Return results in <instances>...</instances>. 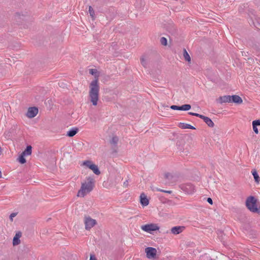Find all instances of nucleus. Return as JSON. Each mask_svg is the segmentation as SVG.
<instances>
[{
	"mask_svg": "<svg viewBox=\"0 0 260 260\" xmlns=\"http://www.w3.org/2000/svg\"><path fill=\"white\" fill-rule=\"evenodd\" d=\"M89 73L95 76V79L91 81L89 85L90 90L89 96L90 101L93 106L98 104L99 96L100 86L98 83V79L97 75L98 71L96 69H91L89 70Z\"/></svg>",
	"mask_w": 260,
	"mask_h": 260,
	"instance_id": "f257e3e1",
	"label": "nucleus"
},
{
	"mask_svg": "<svg viewBox=\"0 0 260 260\" xmlns=\"http://www.w3.org/2000/svg\"><path fill=\"white\" fill-rule=\"evenodd\" d=\"M94 185V179L90 177L87 178L86 181L82 183L81 188L78 192L77 196L84 197L93 189Z\"/></svg>",
	"mask_w": 260,
	"mask_h": 260,
	"instance_id": "f03ea898",
	"label": "nucleus"
},
{
	"mask_svg": "<svg viewBox=\"0 0 260 260\" xmlns=\"http://www.w3.org/2000/svg\"><path fill=\"white\" fill-rule=\"evenodd\" d=\"M246 206L252 212H256L258 209L256 206V200L253 196H250L246 199Z\"/></svg>",
	"mask_w": 260,
	"mask_h": 260,
	"instance_id": "7ed1b4c3",
	"label": "nucleus"
},
{
	"mask_svg": "<svg viewBox=\"0 0 260 260\" xmlns=\"http://www.w3.org/2000/svg\"><path fill=\"white\" fill-rule=\"evenodd\" d=\"M141 228L142 231L152 234L153 232L159 230V226L156 223H149L142 225Z\"/></svg>",
	"mask_w": 260,
	"mask_h": 260,
	"instance_id": "20e7f679",
	"label": "nucleus"
},
{
	"mask_svg": "<svg viewBox=\"0 0 260 260\" xmlns=\"http://www.w3.org/2000/svg\"><path fill=\"white\" fill-rule=\"evenodd\" d=\"M82 165L91 170L95 175H99L101 174L98 166L93 164L91 160H85L82 162Z\"/></svg>",
	"mask_w": 260,
	"mask_h": 260,
	"instance_id": "39448f33",
	"label": "nucleus"
},
{
	"mask_svg": "<svg viewBox=\"0 0 260 260\" xmlns=\"http://www.w3.org/2000/svg\"><path fill=\"white\" fill-rule=\"evenodd\" d=\"M96 223V221L95 219L91 218L89 216H85L84 218V224L85 226V229L89 230L91 229L94 225Z\"/></svg>",
	"mask_w": 260,
	"mask_h": 260,
	"instance_id": "423d86ee",
	"label": "nucleus"
},
{
	"mask_svg": "<svg viewBox=\"0 0 260 260\" xmlns=\"http://www.w3.org/2000/svg\"><path fill=\"white\" fill-rule=\"evenodd\" d=\"M146 256L149 259L155 258L156 255L157 251L154 248L148 247L145 248Z\"/></svg>",
	"mask_w": 260,
	"mask_h": 260,
	"instance_id": "0eeeda50",
	"label": "nucleus"
},
{
	"mask_svg": "<svg viewBox=\"0 0 260 260\" xmlns=\"http://www.w3.org/2000/svg\"><path fill=\"white\" fill-rule=\"evenodd\" d=\"M181 189L188 194H192L196 191L195 187L190 183L182 185Z\"/></svg>",
	"mask_w": 260,
	"mask_h": 260,
	"instance_id": "6e6552de",
	"label": "nucleus"
},
{
	"mask_svg": "<svg viewBox=\"0 0 260 260\" xmlns=\"http://www.w3.org/2000/svg\"><path fill=\"white\" fill-rule=\"evenodd\" d=\"M38 113V109L36 107H33L29 108L26 113V116L28 118H34Z\"/></svg>",
	"mask_w": 260,
	"mask_h": 260,
	"instance_id": "1a4fd4ad",
	"label": "nucleus"
},
{
	"mask_svg": "<svg viewBox=\"0 0 260 260\" xmlns=\"http://www.w3.org/2000/svg\"><path fill=\"white\" fill-rule=\"evenodd\" d=\"M165 178L168 180L169 183H173L177 181V177L170 173H167L165 174Z\"/></svg>",
	"mask_w": 260,
	"mask_h": 260,
	"instance_id": "9d476101",
	"label": "nucleus"
},
{
	"mask_svg": "<svg viewBox=\"0 0 260 260\" xmlns=\"http://www.w3.org/2000/svg\"><path fill=\"white\" fill-rule=\"evenodd\" d=\"M184 226H174L171 229V232L174 235H177L181 233L184 229Z\"/></svg>",
	"mask_w": 260,
	"mask_h": 260,
	"instance_id": "9b49d317",
	"label": "nucleus"
},
{
	"mask_svg": "<svg viewBox=\"0 0 260 260\" xmlns=\"http://www.w3.org/2000/svg\"><path fill=\"white\" fill-rule=\"evenodd\" d=\"M140 203L143 206H146L149 204V200L144 193L140 195Z\"/></svg>",
	"mask_w": 260,
	"mask_h": 260,
	"instance_id": "f8f14e48",
	"label": "nucleus"
},
{
	"mask_svg": "<svg viewBox=\"0 0 260 260\" xmlns=\"http://www.w3.org/2000/svg\"><path fill=\"white\" fill-rule=\"evenodd\" d=\"M200 118L204 121V122L209 126L211 127H213L214 125V124L213 122L212 121V120L206 116H205L204 115H201Z\"/></svg>",
	"mask_w": 260,
	"mask_h": 260,
	"instance_id": "ddd939ff",
	"label": "nucleus"
},
{
	"mask_svg": "<svg viewBox=\"0 0 260 260\" xmlns=\"http://www.w3.org/2000/svg\"><path fill=\"white\" fill-rule=\"evenodd\" d=\"M21 236V233L18 232L16 234L15 236L13 238V245H17L20 243V238Z\"/></svg>",
	"mask_w": 260,
	"mask_h": 260,
	"instance_id": "4468645a",
	"label": "nucleus"
},
{
	"mask_svg": "<svg viewBox=\"0 0 260 260\" xmlns=\"http://www.w3.org/2000/svg\"><path fill=\"white\" fill-rule=\"evenodd\" d=\"M231 102L235 103L237 104H241L242 103V99L238 95H234L231 96Z\"/></svg>",
	"mask_w": 260,
	"mask_h": 260,
	"instance_id": "2eb2a0df",
	"label": "nucleus"
},
{
	"mask_svg": "<svg viewBox=\"0 0 260 260\" xmlns=\"http://www.w3.org/2000/svg\"><path fill=\"white\" fill-rule=\"evenodd\" d=\"M231 96L230 95H224L222 96H220L219 98L220 103H230L231 102Z\"/></svg>",
	"mask_w": 260,
	"mask_h": 260,
	"instance_id": "dca6fc26",
	"label": "nucleus"
},
{
	"mask_svg": "<svg viewBox=\"0 0 260 260\" xmlns=\"http://www.w3.org/2000/svg\"><path fill=\"white\" fill-rule=\"evenodd\" d=\"M179 127L182 128V129H194L195 127L191 125L185 123H182L180 122L179 124Z\"/></svg>",
	"mask_w": 260,
	"mask_h": 260,
	"instance_id": "f3484780",
	"label": "nucleus"
},
{
	"mask_svg": "<svg viewBox=\"0 0 260 260\" xmlns=\"http://www.w3.org/2000/svg\"><path fill=\"white\" fill-rule=\"evenodd\" d=\"M78 131V129L77 128H72L67 132V135L70 137H73L77 133Z\"/></svg>",
	"mask_w": 260,
	"mask_h": 260,
	"instance_id": "a211bd4d",
	"label": "nucleus"
},
{
	"mask_svg": "<svg viewBox=\"0 0 260 260\" xmlns=\"http://www.w3.org/2000/svg\"><path fill=\"white\" fill-rule=\"evenodd\" d=\"M31 149L32 147L31 146H27L26 149L23 151L22 154L25 156L29 155L31 154Z\"/></svg>",
	"mask_w": 260,
	"mask_h": 260,
	"instance_id": "6ab92c4d",
	"label": "nucleus"
},
{
	"mask_svg": "<svg viewBox=\"0 0 260 260\" xmlns=\"http://www.w3.org/2000/svg\"><path fill=\"white\" fill-rule=\"evenodd\" d=\"M252 174L253 176L255 181L258 183L260 181V178L256 170H254L252 171Z\"/></svg>",
	"mask_w": 260,
	"mask_h": 260,
	"instance_id": "aec40b11",
	"label": "nucleus"
},
{
	"mask_svg": "<svg viewBox=\"0 0 260 260\" xmlns=\"http://www.w3.org/2000/svg\"><path fill=\"white\" fill-rule=\"evenodd\" d=\"M183 57L185 60H186L188 62H190L191 61V58L189 54L185 49H183Z\"/></svg>",
	"mask_w": 260,
	"mask_h": 260,
	"instance_id": "412c9836",
	"label": "nucleus"
},
{
	"mask_svg": "<svg viewBox=\"0 0 260 260\" xmlns=\"http://www.w3.org/2000/svg\"><path fill=\"white\" fill-rule=\"evenodd\" d=\"M180 110L188 111L190 109L191 106L189 104H185L181 106H180Z\"/></svg>",
	"mask_w": 260,
	"mask_h": 260,
	"instance_id": "4be33fe9",
	"label": "nucleus"
},
{
	"mask_svg": "<svg viewBox=\"0 0 260 260\" xmlns=\"http://www.w3.org/2000/svg\"><path fill=\"white\" fill-rule=\"evenodd\" d=\"M24 156L25 155L21 153V154L19 156L18 158V161L21 164H23L26 162V160L24 158Z\"/></svg>",
	"mask_w": 260,
	"mask_h": 260,
	"instance_id": "5701e85b",
	"label": "nucleus"
},
{
	"mask_svg": "<svg viewBox=\"0 0 260 260\" xmlns=\"http://www.w3.org/2000/svg\"><path fill=\"white\" fill-rule=\"evenodd\" d=\"M89 13L92 19H94V11L91 6L89 7Z\"/></svg>",
	"mask_w": 260,
	"mask_h": 260,
	"instance_id": "b1692460",
	"label": "nucleus"
},
{
	"mask_svg": "<svg viewBox=\"0 0 260 260\" xmlns=\"http://www.w3.org/2000/svg\"><path fill=\"white\" fill-rule=\"evenodd\" d=\"M141 62L144 68H147V60L144 57L141 58Z\"/></svg>",
	"mask_w": 260,
	"mask_h": 260,
	"instance_id": "393cba45",
	"label": "nucleus"
},
{
	"mask_svg": "<svg viewBox=\"0 0 260 260\" xmlns=\"http://www.w3.org/2000/svg\"><path fill=\"white\" fill-rule=\"evenodd\" d=\"M118 141V138L117 137H113L111 140V143L114 145L117 144V142Z\"/></svg>",
	"mask_w": 260,
	"mask_h": 260,
	"instance_id": "a878e982",
	"label": "nucleus"
},
{
	"mask_svg": "<svg viewBox=\"0 0 260 260\" xmlns=\"http://www.w3.org/2000/svg\"><path fill=\"white\" fill-rule=\"evenodd\" d=\"M160 42L162 45L166 46L167 44V40L165 37H161L160 39Z\"/></svg>",
	"mask_w": 260,
	"mask_h": 260,
	"instance_id": "bb28decb",
	"label": "nucleus"
},
{
	"mask_svg": "<svg viewBox=\"0 0 260 260\" xmlns=\"http://www.w3.org/2000/svg\"><path fill=\"white\" fill-rule=\"evenodd\" d=\"M260 125V120H256L252 121V126H257Z\"/></svg>",
	"mask_w": 260,
	"mask_h": 260,
	"instance_id": "cd10ccee",
	"label": "nucleus"
},
{
	"mask_svg": "<svg viewBox=\"0 0 260 260\" xmlns=\"http://www.w3.org/2000/svg\"><path fill=\"white\" fill-rule=\"evenodd\" d=\"M170 108L174 110H180V106L176 105H172L170 107Z\"/></svg>",
	"mask_w": 260,
	"mask_h": 260,
	"instance_id": "c85d7f7f",
	"label": "nucleus"
},
{
	"mask_svg": "<svg viewBox=\"0 0 260 260\" xmlns=\"http://www.w3.org/2000/svg\"><path fill=\"white\" fill-rule=\"evenodd\" d=\"M17 214V213H12L10 215V219L11 221L13 220V218L15 217Z\"/></svg>",
	"mask_w": 260,
	"mask_h": 260,
	"instance_id": "c756f323",
	"label": "nucleus"
},
{
	"mask_svg": "<svg viewBox=\"0 0 260 260\" xmlns=\"http://www.w3.org/2000/svg\"><path fill=\"white\" fill-rule=\"evenodd\" d=\"M188 114L190 115H192V116H197V117H199L200 118L201 115V114H199L198 113H193V112H189Z\"/></svg>",
	"mask_w": 260,
	"mask_h": 260,
	"instance_id": "7c9ffc66",
	"label": "nucleus"
},
{
	"mask_svg": "<svg viewBox=\"0 0 260 260\" xmlns=\"http://www.w3.org/2000/svg\"><path fill=\"white\" fill-rule=\"evenodd\" d=\"M253 127V129L254 132V133L256 134H257L258 133V128H257L256 126H252Z\"/></svg>",
	"mask_w": 260,
	"mask_h": 260,
	"instance_id": "2f4dec72",
	"label": "nucleus"
},
{
	"mask_svg": "<svg viewBox=\"0 0 260 260\" xmlns=\"http://www.w3.org/2000/svg\"><path fill=\"white\" fill-rule=\"evenodd\" d=\"M89 260H96V258L93 254H90Z\"/></svg>",
	"mask_w": 260,
	"mask_h": 260,
	"instance_id": "473e14b6",
	"label": "nucleus"
},
{
	"mask_svg": "<svg viewBox=\"0 0 260 260\" xmlns=\"http://www.w3.org/2000/svg\"><path fill=\"white\" fill-rule=\"evenodd\" d=\"M207 202L211 205H212L213 204V201H212V200L211 198H208L207 199Z\"/></svg>",
	"mask_w": 260,
	"mask_h": 260,
	"instance_id": "72a5a7b5",
	"label": "nucleus"
},
{
	"mask_svg": "<svg viewBox=\"0 0 260 260\" xmlns=\"http://www.w3.org/2000/svg\"><path fill=\"white\" fill-rule=\"evenodd\" d=\"M155 190L156 191H160V192H165V191H166L165 190H163V189H160V188H156L155 189Z\"/></svg>",
	"mask_w": 260,
	"mask_h": 260,
	"instance_id": "f704fd0d",
	"label": "nucleus"
},
{
	"mask_svg": "<svg viewBox=\"0 0 260 260\" xmlns=\"http://www.w3.org/2000/svg\"><path fill=\"white\" fill-rule=\"evenodd\" d=\"M123 186L124 187H127L128 186V181L126 180L123 182Z\"/></svg>",
	"mask_w": 260,
	"mask_h": 260,
	"instance_id": "c9c22d12",
	"label": "nucleus"
},
{
	"mask_svg": "<svg viewBox=\"0 0 260 260\" xmlns=\"http://www.w3.org/2000/svg\"><path fill=\"white\" fill-rule=\"evenodd\" d=\"M172 192L171 190H166L165 193L171 194Z\"/></svg>",
	"mask_w": 260,
	"mask_h": 260,
	"instance_id": "e433bc0d",
	"label": "nucleus"
},
{
	"mask_svg": "<svg viewBox=\"0 0 260 260\" xmlns=\"http://www.w3.org/2000/svg\"><path fill=\"white\" fill-rule=\"evenodd\" d=\"M2 177V172L1 171H0V178Z\"/></svg>",
	"mask_w": 260,
	"mask_h": 260,
	"instance_id": "4c0bfd02",
	"label": "nucleus"
}]
</instances>
